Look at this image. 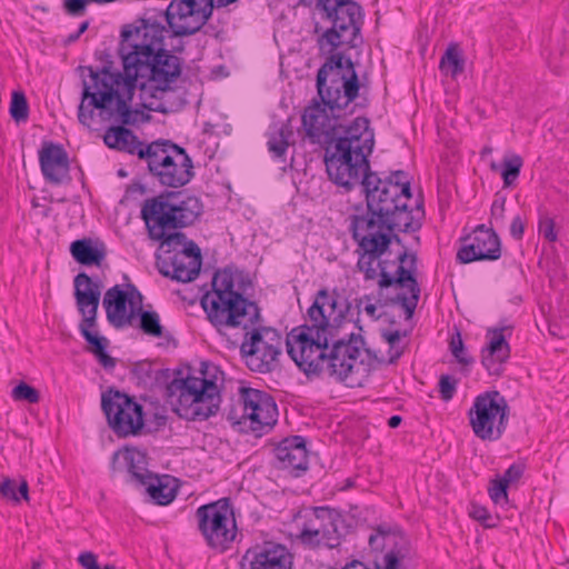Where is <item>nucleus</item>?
Returning <instances> with one entry per match:
<instances>
[{"label": "nucleus", "instance_id": "obj_1", "mask_svg": "<svg viewBox=\"0 0 569 569\" xmlns=\"http://www.w3.org/2000/svg\"><path fill=\"white\" fill-rule=\"evenodd\" d=\"M166 27L152 18H143L134 28L121 32L119 54L122 59L128 97L119 92L120 73L107 68L100 71L88 67L89 79H83L81 102L78 108L79 121L90 126L97 109L103 120L131 124L132 111L129 104L139 78L149 79L156 88L166 90L181 74V60L163 48Z\"/></svg>", "mask_w": 569, "mask_h": 569}, {"label": "nucleus", "instance_id": "obj_2", "mask_svg": "<svg viewBox=\"0 0 569 569\" xmlns=\"http://www.w3.org/2000/svg\"><path fill=\"white\" fill-rule=\"evenodd\" d=\"M202 210L198 197L182 192H163L144 200L141 218L149 237L161 241L163 253L157 266L162 276L178 282H191L198 277L202 263L200 248L182 232L167 236V231L193 224Z\"/></svg>", "mask_w": 569, "mask_h": 569}, {"label": "nucleus", "instance_id": "obj_3", "mask_svg": "<svg viewBox=\"0 0 569 569\" xmlns=\"http://www.w3.org/2000/svg\"><path fill=\"white\" fill-rule=\"evenodd\" d=\"M327 58L317 73V89L321 102L305 109L302 126L312 143L328 144L346 128L339 119L358 97L359 80L351 59Z\"/></svg>", "mask_w": 569, "mask_h": 569}, {"label": "nucleus", "instance_id": "obj_4", "mask_svg": "<svg viewBox=\"0 0 569 569\" xmlns=\"http://www.w3.org/2000/svg\"><path fill=\"white\" fill-rule=\"evenodd\" d=\"M375 147V132L370 121L357 117L333 141L327 144L325 163L330 180L347 191L361 183L371 172L369 156Z\"/></svg>", "mask_w": 569, "mask_h": 569}, {"label": "nucleus", "instance_id": "obj_5", "mask_svg": "<svg viewBox=\"0 0 569 569\" xmlns=\"http://www.w3.org/2000/svg\"><path fill=\"white\" fill-rule=\"evenodd\" d=\"M300 337L301 346L288 349L287 352L307 376L326 375L337 381H352V376L363 362L358 360L368 352L359 337H351L348 341H333V338L308 340L302 335Z\"/></svg>", "mask_w": 569, "mask_h": 569}, {"label": "nucleus", "instance_id": "obj_6", "mask_svg": "<svg viewBox=\"0 0 569 569\" xmlns=\"http://www.w3.org/2000/svg\"><path fill=\"white\" fill-rule=\"evenodd\" d=\"M223 380L218 366L201 361L198 371L179 373L168 383L167 400L180 418L203 421L219 410Z\"/></svg>", "mask_w": 569, "mask_h": 569}, {"label": "nucleus", "instance_id": "obj_7", "mask_svg": "<svg viewBox=\"0 0 569 569\" xmlns=\"http://www.w3.org/2000/svg\"><path fill=\"white\" fill-rule=\"evenodd\" d=\"M361 186L366 192L369 210L396 221L398 231H416L423 218L422 201L417 200L409 208L411 200L410 181L405 171H395L390 177L381 179L376 172L365 174Z\"/></svg>", "mask_w": 569, "mask_h": 569}, {"label": "nucleus", "instance_id": "obj_8", "mask_svg": "<svg viewBox=\"0 0 569 569\" xmlns=\"http://www.w3.org/2000/svg\"><path fill=\"white\" fill-rule=\"evenodd\" d=\"M201 305L210 322L218 329L248 327L259 318V307L234 290L231 272L217 271L212 278V290L207 292Z\"/></svg>", "mask_w": 569, "mask_h": 569}, {"label": "nucleus", "instance_id": "obj_9", "mask_svg": "<svg viewBox=\"0 0 569 569\" xmlns=\"http://www.w3.org/2000/svg\"><path fill=\"white\" fill-rule=\"evenodd\" d=\"M359 253L357 267L359 271L363 273L366 281H378L380 289L398 284L399 287L407 288L410 292L409 297L398 296V300L407 311L408 316L411 317L413 313L420 295L419 284L413 277L412 272L416 269L417 258L415 254H408L406 251L398 254L397 260L392 262L395 272L389 271V261L382 259L386 251L368 252L357 250Z\"/></svg>", "mask_w": 569, "mask_h": 569}, {"label": "nucleus", "instance_id": "obj_10", "mask_svg": "<svg viewBox=\"0 0 569 569\" xmlns=\"http://www.w3.org/2000/svg\"><path fill=\"white\" fill-rule=\"evenodd\" d=\"M318 4L332 21V27L318 38L319 50L328 58L342 57L346 67L348 59L336 51L340 47L353 48L357 46L363 22L361 7L352 0H319Z\"/></svg>", "mask_w": 569, "mask_h": 569}, {"label": "nucleus", "instance_id": "obj_11", "mask_svg": "<svg viewBox=\"0 0 569 569\" xmlns=\"http://www.w3.org/2000/svg\"><path fill=\"white\" fill-rule=\"evenodd\" d=\"M338 298L339 295L336 291H329L326 288L316 293L312 305L307 310L305 323L288 333L287 350L301 346L299 343L300 335L308 340L335 337V330L343 317V311L338 309Z\"/></svg>", "mask_w": 569, "mask_h": 569}, {"label": "nucleus", "instance_id": "obj_12", "mask_svg": "<svg viewBox=\"0 0 569 569\" xmlns=\"http://www.w3.org/2000/svg\"><path fill=\"white\" fill-rule=\"evenodd\" d=\"M261 316L252 325L238 326L244 331L240 352L247 367L259 373L273 371L281 355L282 337L278 330L263 327Z\"/></svg>", "mask_w": 569, "mask_h": 569}, {"label": "nucleus", "instance_id": "obj_13", "mask_svg": "<svg viewBox=\"0 0 569 569\" xmlns=\"http://www.w3.org/2000/svg\"><path fill=\"white\" fill-rule=\"evenodd\" d=\"M277 405L264 391L241 388L237 405L230 410L228 419L240 431H252L257 436L268 432L277 422Z\"/></svg>", "mask_w": 569, "mask_h": 569}, {"label": "nucleus", "instance_id": "obj_14", "mask_svg": "<svg viewBox=\"0 0 569 569\" xmlns=\"http://www.w3.org/2000/svg\"><path fill=\"white\" fill-rule=\"evenodd\" d=\"M197 528L207 546L224 551L237 537L234 511L229 498L202 505L196 510Z\"/></svg>", "mask_w": 569, "mask_h": 569}, {"label": "nucleus", "instance_id": "obj_15", "mask_svg": "<svg viewBox=\"0 0 569 569\" xmlns=\"http://www.w3.org/2000/svg\"><path fill=\"white\" fill-rule=\"evenodd\" d=\"M508 403L499 391H487L477 396L468 417L471 429L481 440H497L508 423Z\"/></svg>", "mask_w": 569, "mask_h": 569}, {"label": "nucleus", "instance_id": "obj_16", "mask_svg": "<svg viewBox=\"0 0 569 569\" xmlns=\"http://www.w3.org/2000/svg\"><path fill=\"white\" fill-rule=\"evenodd\" d=\"M192 161L186 150L178 144L162 140L148 163L149 171L162 186L179 188L193 177Z\"/></svg>", "mask_w": 569, "mask_h": 569}, {"label": "nucleus", "instance_id": "obj_17", "mask_svg": "<svg viewBox=\"0 0 569 569\" xmlns=\"http://www.w3.org/2000/svg\"><path fill=\"white\" fill-rule=\"evenodd\" d=\"M101 409L109 427L119 437L136 436L144 426L142 406L119 390L109 389L102 393Z\"/></svg>", "mask_w": 569, "mask_h": 569}, {"label": "nucleus", "instance_id": "obj_18", "mask_svg": "<svg viewBox=\"0 0 569 569\" xmlns=\"http://www.w3.org/2000/svg\"><path fill=\"white\" fill-rule=\"evenodd\" d=\"M213 10V0H172L166 11L148 18L156 19L168 27L176 37L190 36L201 29Z\"/></svg>", "mask_w": 569, "mask_h": 569}, {"label": "nucleus", "instance_id": "obj_19", "mask_svg": "<svg viewBox=\"0 0 569 569\" xmlns=\"http://www.w3.org/2000/svg\"><path fill=\"white\" fill-rule=\"evenodd\" d=\"M338 512L329 507H313L299 511L296 517L299 528L297 538L301 545L311 549L321 545L332 548L336 546L332 540H338Z\"/></svg>", "mask_w": 569, "mask_h": 569}, {"label": "nucleus", "instance_id": "obj_20", "mask_svg": "<svg viewBox=\"0 0 569 569\" xmlns=\"http://www.w3.org/2000/svg\"><path fill=\"white\" fill-rule=\"evenodd\" d=\"M350 229L358 243L357 250L378 252L387 251L397 230L396 221L369 210L359 216H352Z\"/></svg>", "mask_w": 569, "mask_h": 569}, {"label": "nucleus", "instance_id": "obj_21", "mask_svg": "<svg viewBox=\"0 0 569 569\" xmlns=\"http://www.w3.org/2000/svg\"><path fill=\"white\" fill-rule=\"evenodd\" d=\"M369 546L376 551L390 548L383 556V565L377 569H411L415 550L398 526L379 525L369 536Z\"/></svg>", "mask_w": 569, "mask_h": 569}, {"label": "nucleus", "instance_id": "obj_22", "mask_svg": "<svg viewBox=\"0 0 569 569\" xmlns=\"http://www.w3.org/2000/svg\"><path fill=\"white\" fill-rule=\"evenodd\" d=\"M142 295L130 284L128 291L116 284L108 289L103 297L108 321L116 328L134 326L137 312L141 311Z\"/></svg>", "mask_w": 569, "mask_h": 569}, {"label": "nucleus", "instance_id": "obj_23", "mask_svg": "<svg viewBox=\"0 0 569 569\" xmlns=\"http://www.w3.org/2000/svg\"><path fill=\"white\" fill-rule=\"evenodd\" d=\"M501 257V242L493 227L479 224L473 232L463 239V244L457 253L461 263L479 260L495 261Z\"/></svg>", "mask_w": 569, "mask_h": 569}, {"label": "nucleus", "instance_id": "obj_24", "mask_svg": "<svg viewBox=\"0 0 569 569\" xmlns=\"http://www.w3.org/2000/svg\"><path fill=\"white\" fill-rule=\"evenodd\" d=\"M293 556L281 543L266 542L246 551L240 561L241 569H292Z\"/></svg>", "mask_w": 569, "mask_h": 569}, {"label": "nucleus", "instance_id": "obj_25", "mask_svg": "<svg viewBox=\"0 0 569 569\" xmlns=\"http://www.w3.org/2000/svg\"><path fill=\"white\" fill-rule=\"evenodd\" d=\"M39 163L47 182L59 186L71 180L69 157L61 144L43 142L39 150Z\"/></svg>", "mask_w": 569, "mask_h": 569}, {"label": "nucleus", "instance_id": "obj_26", "mask_svg": "<svg viewBox=\"0 0 569 569\" xmlns=\"http://www.w3.org/2000/svg\"><path fill=\"white\" fill-rule=\"evenodd\" d=\"M276 467L288 470L296 477L308 469V450L306 440L301 436L283 439L276 448Z\"/></svg>", "mask_w": 569, "mask_h": 569}, {"label": "nucleus", "instance_id": "obj_27", "mask_svg": "<svg viewBox=\"0 0 569 569\" xmlns=\"http://www.w3.org/2000/svg\"><path fill=\"white\" fill-rule=\"evenodd\" d=\"M506 328H492L487 331V346L482 349L481 363L489 375L500 376L510 358V347L505 336Z\"/></svg>", "mask_w": 569, "mask_h": 569}, {"label": "nucleus", "instance_id": "obj_28", "mask_svg": "<svg viewBox=\"0 0 569 569\" xmlns=\"http://www.w3.org/2000/svg\"><path fill=\"white\" fill-rule=\"evenodd\" d=\"M100 287L87 273H79L74 278V298L79 312L82 315L81 323L96 325L100 301Z\"/></svg>", "mask_w": 569, "mask_h": 569}, {"label": "nucleus", "instance_id": "obj_29", "mask_svg": "<svg viewBox=\"0 0 569 569\" xmlns=\"http://www.w3.org/2000/svg\"><path fill=\"white\" fill-rule=\"evenodd\" d=\"M142 487L151 500L159 506L171 503L177 496V488L172 485V479L169 476L153 475Z\"/></svg>", "mask_w": 569, "mask_h": 569}, {"label": "nucleus", "instance_id": "obj_30", "mask_svg": "<svg viewBox=\"0 0 569 569\" xmlns=\"http://www.w3.org/2000/svg\"><path fill=\"white\" fill-rule=\"evenodd\" d=\"M123 460L128 467L129 482L142 487L153 473L147 469L146 455L139 450L127 449L122 453Z\"/></svg>", "mask_w": 569, "mask_h": 569}, {"label": "nucleus", "instance_id": "obj_31", "mask_svg": "<svg viewBox=\"0 0 569 569\" xmlns=\"http://www.w3.org/2000/svg\"><path fill=\"white\" fill-rule=\"evenodd\" d=\"M96 325L80 323V332L87 342L90 345L88 350L96 356L99 363L106 369H113L116 367V360L106 352L108 340L104 337H100L91 332V328Z\"/></svg>", "mask_w": 569, "mask_h": 569}, {"label": "nucleus", "instance_id": "obj_32", "mask_svg": "<svg viewBox=\"0 0 569 569\" xmlns=\"http://www.w3.org/2000/svg\"><path fill=\"white\" fill-rule=\"evenodd\" d=\"M292 141L293 131L289 122L274 124L269 132L268 149L274 158L284 161V154Z\"/></svg>", "mask_w": 569, "mask_h": 569}, {"label": "nucleus", "instance_id": "obj_33", "mask_svg": "<svg viewBox=\"0 0 569 569\" xmlns=\"http://www.w3.org/2000/svg\"><path fill=\"white\" fill-rule=\"evenodd\" d=\"M70 252L76 261L84 266H99L106 256L103 246H93L90 239L73 241L70 246Z\"/></svg>", "mask_w": 569, "mask_h": 569}, {"label": "nucleus", "instance_id": "obj_34", "mask_svg": "<svg viewBox=\"0 0 569 569\" xmlns=\"http://www.w3.org/2000/svg\"><path fill=\"white\" fill-rule=\"evenodd\" d=\"M439 69L443 74L450 76L453 79L463 72L465 59L458 44H449L446 52L441 57Z\"/></svg>", "mask_w": 569, "mask_h": 569}, {"label": "nucleus", "instance_id": "obj_35", "mask_svg": "<svg viewBox=\"0 0 569 569\" xmlns=\"http://www.w3.org/2000/svg\"><path fill=\"white\" fill-rule=\"evenodd\" d=\"M137 327H139L143 333L160 338L163 335V327L160 323V317L156 311H148L141 308V311L137 312Z\"/></svg>", "mask_w": 569, "mask_h": 569}, {"label": "nucleus", "instance_id": "obj_36", "mask_svg": "<svg viewBox=\"0 0 569 569\" xmlns=\"http://www.w3.org/2000/svg\"><path fill=\"white\" fill-rule=\"evenodd\" d=\"M131 134L132 131L122 126L111 127L106 131L103 141L109 148L123 151Z\"/></svg>", "mask_w": 569, "mask_h": 569}, {"label": "nucleus", "instance_id": "obj_37", "mask_svg": "<svg viewBox=\"0 0 569 569\" xmlns=\"http://www.w3.org/2000/svg\"><path fill=\"white\" fill-rule=\"evenodd\" d=\"M522 164V158L518 154L503 158L501 177L505 187H510L513 184L520 174Z\"/></svg>", "mask_w": 569, "mask_h": 569}, {"label": "nucleus", "instance_id": "obj_38", "mask_svg": "<svg viewBox=\"0 0 569 569\" xmlns=\"http://www.w3.org/2000/svg\"><path fill=\"white\" fill-rule=\"evenodd\" d=\"M159 142L160 141H154L152 143L144 144L132 133L123 151L130 154H137L140 159L146 160L148 164L156 149H158Z\"/></svg>", "mask_w": 569, "mask_h": 569}, {"label": "nucleus", "instance_id": "obj_39", "mask_svg": "<svg viewBox=\"0 0 569 569\" xmlns=\"http://www.w3.org/2000/svg\"><path fill=\"white\" fill-rule=\"evenodd\" d=\"M10 114L16 121H24L28 119L29 107L23 92L14 91L12 93Z\"/></svg>", "mask_w": 569, "mask_h": 569}, {"label": "nucleus", "instance_id": "obj_40", "mask_svg": "<svg viewBox=\"0 0 569 569\" xmlns=\"http://www.w3.org/2000/svg\"><path fill=\"white\" fill-rule=\"evenodd\" d=\"M12 397L14 400H24L29 403H38L40 400L39 391L24 382L13 388Z\"/></svg>", "mask_w": 569, "mask_h": 569}, {"label": "nucleus", "instance_id": "obj_41", "mask_svg": "<svg viewBox=\"0 0 569 569\" xmlns=\"http://www.w3.org/2000/svg\"><path fill=\"white\" fill-rule=\"evenodd\" d=\"M382 337L389 343V362H395L400 356L403 353V348L399 347V342L401 339V333L399 330L395 331H383Z\"/></svg>", "mask_w": 569, "mask_h": 569}, {"label": "nucleus", "instance_id": "obj_42", "mask_svg": "<svg viewBox=\"0 0 569 569\" xmlns=\"http://www.w3.org/2000/svg\"><path fill=\"white\" fill-rule=\"evenodd\" d=\"M438 386L441 399L449 401L456 393L458 380L449 375H442L440 376Z\"/></svg>", "mask_w": 569, "mask_h": 569}, {"label": "nucleus", "instance_id": "obj_43", "mask_svg": "<svg viewBox=\"0 0 569 569\" xmlns=\"http://www.w3.org/2000/svg\"><path fill=\"white\" fill-rule=\"evenodd\" d=\"M506 202L507 199L505 197H498L493 200L491 204V217L490 224L502 226L505 222V212H506Z\"/></svg>", "mask_w": 569, "mask_h": 569}, {"label": "nucleus", "instance_id": "obj_44", "mask_svg": "<svg viewBox=\"0 0 569 569\" xmlns=\"http://www.w3.org/2000/svg\"><path fill=\"white\" fill-rule=\"evenodd\" d=\"M508 487L509 486L505 483L500 478L491 481V486L489 487V496L495 503L508 500Z\"/></svg>", "mask_w": 569, "mask_h": 569}, {"label": "nucleus", "instance_id": "obj_45", "mask_svg": "<svg viewBox=\"0 0 569 569\" xmlns=\"http://www.w3.org/2000/svg\"><path fill=\"white\" fill-rule=\"evenodd\" d=\"M525 471V467L521 463L511 465L500 478L505 483L511 486L519 481Z\"/></svg>", "mask_w": 569, "mask_h": 569}, {"label": "nucleus", "instance_id": "obj_46", "mask_svg": "<svg viewBox=\"0 0 569 569\" xmlns=\"http://www.w3.org/2000/svg\"><path fill=\"white\" fill-rule=\"evenodd\" d=\"M539 232L543 236L546 240L549 242L557 241V232L555 230V221L551 218H545L539 222Z\"/></svg>", "mask_w": 569, "mask_h": 569}, {"label": "nucleus", "instance_id": "obj_47", "mask_svg": "<svg viewBox=\"0 0 569 569\" xmlns=\"http://www.w3.org/2000/svg\"><path fill=\"white\" fill-rule=\"evenodd\" d=\"M0 493L2 497L19 502L20 497L17 495V483L11 479H6L0 485Z\"/></svg>", "mask_w": 569, "mask_h": 569}, {"label": "nucleus", "instance_id": "obj_48", "mask_svg": "<svg viewBox=\"0 0 569 569\" xmlns=\"http://www.w3.org/2000/svg\"><path fill=\"white\" fill-rule=\"evenodd\" d=\"M525 232V220L521 216L513 217L510 224V234L512 238L520 240L523 237Z\"/></svg>", "mask_w": 569, "mask_h": 569}, {"label": "nucleus", "instance_id": "obj_49", "mask_svg": "<svg viewBox=\"0 0 569 569\" xmlns=\"http://www.w3.org/2000/svg\"><path fill=\"white\" fill-rule=\"evenodd\" d=\"M78 561L84 569H98L97 557L90 551L80 553Z\"/></svg>", "mask_w": 569, "mask_h": 569}, {"label": "nucleus", "instance_id": "obj_50", "mask_svg": "<svg viewBox=\"0 0 569 569\" xmlns=\"http://www.w3.org/2000/svg\"><path fill=\"white\" fill-rule=\"evenodd\" d=\"M463 341L460 332H456L450 340V351L452 356H458L459 352L463 351Z\"/></svg>", "mask_w": 569, "mask_h": 569}, {"label": "nucleus", "instance_id": "obj_51", "mask_svg": "<svg viewBox=\"0 0 569 569\" xmlns=\"http://www.w3.org/2000/svg\"><path fill=\"white\" fill-rule=\"evenodd\" d=\"M471 516L483 523H486L487 519L489 518L488 511L480 507H475L471 511Z\"/></svg>", "mask_w": 569, "mask_h": 569}, {"label": "nucleus", "instance_id": "obj_52", "mask_svg": "<svg viewBox=\"0 0 569 569\" xmlns=\"http://www.w3.org/2000/svg\"><path fill=\"white\" fill-rule=\"evenodd\" d=\"M17 495L20 499L29 500V486L26 480H22L19 486H17Z\"/></svg>", "mask_w": 569, "mask_h": 569}, {"label": "nucleus", "instance_id": "obj_53", "mask_svg": "<svg viewBox=\"0 0 569 569\" xmlns=\"http://www.w3.org/2000/svg\"><path fill=\"white\" fill-rule=\"evenodd\" d=\"M457 361L462 365V366H469L472 363L473 359L471 357H469L466 352V350L463 349L462 352H459L458 356H453Z\"/></svg>", "mask_w": 569, "mask_h": 569}, {"label": "nucleus", "instance_id": "obj_54", "mask_svg": "<svg viewBox=\"0 0 569 569\" xmlns=\"http://www.w3.org/2000/svg\"><path fill=\"white\" fill-rule=\"evenodd\" d=\"M363 310L372 320H378L380 318V315L377 312V307L373 303L366 305Z\"/></svg>", "mask_w": 569, "mask_h": 569}, {"label": "nucleus", "instance_id": "obj_55", "mask_svg": "<svg viewBox=\"0 0 569 569\" xmlns=\"http://www.w3.org/2000/svg\"><path fill=\"white\" fill-rule=\"evenodd\" d=\"M401 417L400 416H392L388 420V426L390 428H397L401 423Z\"/></svg>", "mask_w": 569, "mask_h": 569}, {"label": "nucleus", "instance_id": "obj_56", "mask_svg": "<svg viewBox=\"0 0 569 569\" xmlns=\"http://www.w3.org/2000/svg\"><path fill=\"white\" fill-rule=\"evenodd\" d=\"M236 0H213V7H226L230 3H233Z\"/></svg>", "mask_w": 569, "mask_h": 569}, {"label": "nucleus", "instance_id": "obj_57", "mask_svg": "<svg viewBox=\"0 0 569 569\" xmlns=\"http://www.w3.org/2000/svg\"><path fill=\"white\" fill-rule=\"evenodd\" d=\"M80 32H74L68 36V42H74L80 38Z\"/></svg>", "mask_w": 569, "mask_h": 569}, {"label": "nucleus", "instance_id": "obj_58", "mask_svg": "<svg viewBox=\"0 0 569 569\" xmlns=\"http://www.w3.org/2000/svg\"><path fill=\"white\" fill-rule=\"evenodd\" d=\"M88 26H89V22L88 21H84L80 24L79 29L77 32H80V34H82L87 29H88Z\"/></svg>", "mask_w": 569, "mask_h": 569}, {"label": "nucleus", "instance_id": "obj_59", "mask_svg": "<svg viewBox=\"0 0 569 569\" xmlns=\"http://www.w3.org/2000/svg\"><path fill=\"white\" fill-rule=\"evenodd\" d=\"M40 567H41V562L40 561H37V560L32 561L31 569H40Z\"/></svg>", "mask_w": 569, "mask_h": 569}, {"label": "nucleus", "instance_id": "obj_60", "mask_svg": "<svg viewBox=\"0 0 569 569\" xmlns=\"http://www.w3.org/2000/svg\"><path fill=\"white\" fill-rule=\"evenodd\" d=\"M492 150L490 147H485L481 151V154L490 153Z\"/></svg>", "mask_w": 569, "mask_h": 569}, {"label": "nucleus", "instance_id": "obj_61", "mask_svg": "<svg viewBox=\"0 0 569 569\" xmlns=\"http://www.w3.org/2000/svg\"><path fill=\"white\" fill-rule=\"evenodd\" d=\"M363 300H367V301H370V297L369 296H365L358 303V307H360V303L363 301Z\"/></svg>", "mask_w": 569, "mask_h": 569}, {"label": "nucleus", "instance_id": "obj_62", "mask_svg": "<svg viewBox=\"0 0 569 569\" xmlns=\"http://www.w3.org/2000/svg\"><path fill=\"white\" fill-rule=\"evenodd\" d=\"M119 455H120V452H116V453L113 455V459L116 460V459L119 457Z\"/></svg>", "mask_w": 569, "mask_h": 569}, {"label": "nucleus", "instance_id": "obj_63", "mask_svg": "<svg viewBox=\"0 0 569 569\" xmlns=\"http://www.w3.org/2000/svg\"><path fill=\"white\" fill-rule=\"evenodd\" d=\"M345 569H349V568H345Z\"/></svg>", "mask_w": 569, "mask_h": 569}]
</instances>
